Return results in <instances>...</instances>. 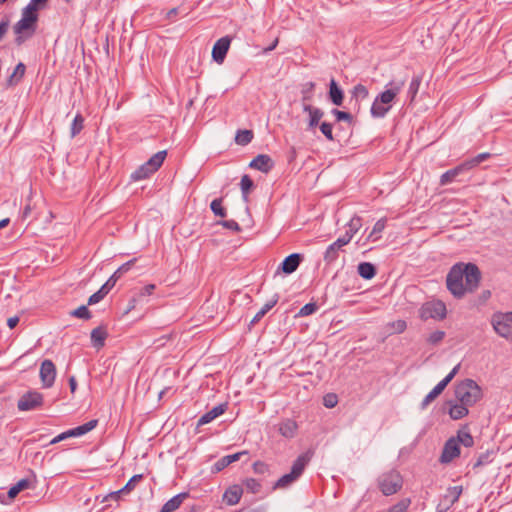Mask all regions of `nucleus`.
<instances>
[{
    "mask_svg": "<svg viewBox=\"0 0 512 512\" xmlns=\"http://www.w3.org/2000/svg\"><path fill=\"white\" fill-rule=\"evenodd\" d=\"M314 89L315 83L312 81H309L302 85L301 94L303 104H309V102L312 100Z\"/></svg>",
    "mask_w": 512,
    "mask_h": 512,
    "instance_id": "41",
    "label": "nucleus"
},
{
    "mask_svg": "<svg viewBox=\"0 0 512 512\" xmlns=\"http://www.w3.org/2000/svg\"><path fill=\"white\" fill-rule=\"evenodd\" d=\"M463 278L462 262L453 265L446 276L447 289L456 298H462L466 293Z\"/></svg>",
    "mask_w": 512,
    "mask_h": 512,
    "instance_id": "5",
    "label": "nucleus"
},
{
    "mask_svg": "<svg viewBox=\"0 0 512 512\" xmlns=\"http://www.w3.org/2000/svg\"><path fill=\"white\" fill-rule=\"evenodd\" d=\"M38 19L39 15L36 8L27 5L22 9L21 19L13 26L17 46H21L35 34Z\"/></svg>",
    "mask_w": 512,
    "mask_h": 512,
    "instance_id": "1",
    "label": "nucleus"
},
{
    "mask_svg": "<svg viewBox=\"0 0 512 512\" xmlns=\"http://www.w3.org/2000/svg\"><path fill=\"white\" fill-rule=\"evenodd\" d=\"M109 292L110 290L103 284L97 292L89 297L88 305H94L100 302Z\"/></svg>",
    "mask_w": 512,
    "mask_h": 512,
    "instance_id": "45",
    "label": "nucleus"
},
{
    "mask_svg": "<svg viewBox=\"0 0 512 512\" xmlns=\"http://www.w3.org/2000/svg\"><path fill=\"white\" fill-rule=\"evenodd\" d=\"M224 228L232 230L234 232H240L241 227L235 220H223L219 222Z\"/></svg>",
    "mask_w": 512,
    "mask_h": 512,
    "instance_id": "59",
    "label": "nucleus"
},
{
    "mask_svg": "<svg viewBox=\"0 0 512 512\" xmlns=\"http://www.w3.org/2000/svg\"><path fill=\"white\" fill-rule=\"evenodd\" d=\"M152 174L151 170L143 164L131 174V179L134 181L144 180Z\"/></svg>",
    "mask_w": 512,
    "mask_h": 512,
    "instance_id": "44",
    "label": "nucleus"
},
{
    "mask_svg": "<svg viewBox=\"0 0 512 512\" xmlns=\"http://www.w3.org/2000/svg\"><path fill=\"white\" fill-rule=\"evenodd\" d=\"M359 276L365 280L373 279L377 274V268L371 262H360L357 266Z\"/></svg>",
    "mask_w": 512,
    "mask_h": 512,
    "instance_id": "30",
    "label": "nucleus"
},
{
    "mask_svg": "<svg viewBox=\"0 0 512 512\" xmlns=\"http://www.w3.org/2000/svg\"><path fill=\"white\" fill-rule=\"evenodd\" d=\"M303 111L309 114L308 119V130L315 129L318 125H320V120L322 119L324 112L318 107H314L311 104H303Z\"/></svg>",
    "mask_w": 512,
    "mask_h": 512,
    "instance_id": "18",
    "label": "nucleus"
},
{
    "mask_svg": "<svg viewBox=\"0 0 512 512\" xmlns=\"http://www.w3.org/2000/svg\"><path fill=\"white\" fill-rule=\"evenodd\" d=\"M227 408H228V403L227 402L221 403V404L213 407L210 411L206 412L205 414H203L198 419L197 426L199 427V426H203L205 424L210 423L215 418H217L220 415L224 414L225 411L227 410Z\"/></svg>",
    "mask_w": 512,
    "mask_h": 512,
    "instance_id": "20",
    "label": "nucleus"
},
{
    "mask_svg": "<svg viewBox=\"0 0 512 512\" xmlns=\"http://www.w3.org/2000/svg\"><path fill=\"white\" fill-rule=\"evenodd\" d=\"M84 117L81 113H77L74 117L71 127H70V136L72 138L76 137L84 128Z\"/></svg>",
    "mask_w": 512,
    "mask_h": 512,
    "instance_id": "37",
    "label": "nucleus"
},
{
    "mask_svg": "<svg viewBox=\"0 0 512 512\" xmlns=\"http://www.w3.org/2000/svg\"><path fill=\"white\" fill-rule=\"evenodd\" d=\"M455 397L469 407L475 405L483 397L481 387L472 379H464L455 386Z\"/></svg>",
    "mask_w": 512,
    "mask_h": 512,
    "instance_id": "4",
    "label": "nucleus"
},
{
    "mask_svg": "<svg viewBox=\"0 0 512 512\" xmlns=\"http://www.w3.org/2000/svg\"><path fill=\"white\" fill-rule=\"evenodd\" d=\"M70 315L84 320H89L92 317L91 312L86 305H81L74 309L70 312Z\"/></svg>",
    "mask_w": 512,
    "mask_h": 512,
    "instance_id": "50",
    "label": "nucleus"
},
{
    "mask_svg": "<svg viewBox=\"0 0 512 512\" xmlns=\"http://www.w3.org/2000/svg\"><path fill=\"white\" fill-rule=\"evenodd\" d=\"M137 261L136 258H133L127 262H125L124 264H122L109 278L108 280L104 283V285L109 289L111 290L116 282L125 274L127 273L135 264V262Z\"/></svg>",
    "mask_w": 512,
    "mask_h": 512,
    "instance_id": "19",
    "label": "nucleus"
},
{
    "mask_svg": "<svg viewBox=\"0 0 512 512\" xmlns=\"http://www.w3.org/2000/svg\"><path fill=\"white\" fill-rule=\"evenodd\" d=\"M460 368V364L456 365L448 375H446L422 400L420 409L425 410L430 403H432L447 387V385L456 376Z\"/></svg>",
    "mask_w": 512,
    "mask_h": 512,
    "instance_id": "9",
    "label": "nucleus"
},
{
    "mask_svg": "<svg viewBox=\"0 0 512 512\" xmlns=\"http://www.w3.org/2000/svg\"><path fill=\"white\" fill-rule=\"evenodd\" d=\"M378 488L385 496H390L397 493L403 484L400 473L396 470H391L381 474L378 477Z\"/></svg>",
    "mask_w": 512,
    "mask_h": 512,
    "instance_id": "6",
    "label": "nucleus"
},
{
    "mask_svg": "<svg viewBox=\"0 0 512 512\" xmlns=\"http://www.w3.org/2000/svg\"><path fill=\"white\" fill-rule=\"evenodd\" d=\"M319 128L322 134L327 138V140L334 141L333 126L331 123L324 121L319 125Z\"/></svg>",
    "mask_w": 512,
    "mask_h": 512,
    "instance_id": "53",
    "label": "nucleus"
},
{
    "mask_svg": "<svg viewBox=\"0 0 512 512\" xmlns=\"http://www.w3.org/2000/svg\"><path fill=\"white\" fill-rule=\"evenodd\" d=\"M490 158V153L484 152L476 155L475 157L468 159L464 161L465 166L467 167L468 171L478 166L483 161Z\"/></svg>",
    "mask_w": 512,
    "mask_h": 512,
    "instance_id": "42",
    "label": "nucleus"
},
{
    "mask_svg": "<svg viewBox=\"0 0 512 512\" xmlns=\"http://www.w3.org/2000/svg\"><path fill=\"white\" fill-rule=\"evenodd\" d=\"M231 44V37L224 36L218 39L212 48V59L218 63L222 64L226 58L227 52L229 50Z\"/></svg>",
    "mask_w": 512,
    "mask_h": 512,
    "instance_id": "15",
    "label": "nucleus"
},
{
    "mask_svg": "<svg viewBox=\"0 0 512 512\" xmlns=\"http://www.w3.org/2000/svg\"><path fill=\"white\" fill-rule=\"evenodd\" d=\"M144 478L143 474H136L132 476L128 482L125 484L124 487H122V492L125 494H129L131 491H133L136 487V485Z\"/></svg>",
    "mask_w": 512,
    "mask_h": 512,
    "instance_id": "46",
    "label": "nucleus"
},
{
    "mask_svg": "<svg viewBox=\"0 0 512 512\" xmlns=\"http://www.w3.org/2000/svg\"><path fill=\"white\" fill-rule=\"evenodd\" d=\"M362 227V218L359 216H354L350 219L347 224V229L345 234L352 240L353 236L359 231Z\"/></svg>",
    "mask_w": 512,
    "mask_h": 512,
    "instance_id": "35",
    "label": "nucleus"
},
{
    "mask_svg": "<svg viewBox=\"0 0 512 512\" xmlns=\"http://www.w3.org/2000/svg\"><path fill=\"white\" fill-rule=\"evenodd\" d=\"M242 198L245 202L249 200V193L254 188V182L249 175L245 174L241 178L240 182Z\"/></svg>",
    "mask_w": 512,
    "mask_h": 512,
    "instance_id": "34",
    "label": "nucleus"
},
{
    "mask_svg": "<svg viewBox=\"0 0 512 512\" xmlns=\"http://www.w3.org/2000/svg\"><path fill=\"white\" fill-rule=\"evenodd\" d=\"M317 309H318V306H317V304H316V303H314V302L307 303V304H305V305L300 309V311H299L298 315H299V316H302V317H304V316H309V315H311V314L315 313V312L317 311Z\"/></svg>",
    "mask_w": 512,
    "mask_h": 512,
    "instance_id": "55",
    "label": "nucleus"
},
{
    "mask_svg": "<svg viewBox=\"0 0 512 512\" xmlns=\"http://www.w3.org/2000/svg\"><path fill=\"white\" fill-rule=\"evenodd\" d=\"M44 403L43 395L36 390H29L24 393L17 402L20 411H32L41 407Z\"/></svg>",
    "mask_w": 512,
    "mask_h": 512,
    "instance_id": "10",
    "label": "nucleus"
},
{
    "mask_svg": "<svg viewBox=\"0 0 512 512\" xmlns=\"http://www.w3.org/2000/svg\"><path fill=\"white\" fill-rule=\"evenodd\" d=\"M26 66L24 63L19 62L16 67L14 68V71L12 74L7 78L6 80V86L7 87H13L20 83L22 78L25 75Z\"/></svg>",
    "mask_w": 512,
    "mask_h": 512,
    "instance_id": "28",
    "label": "nucleus"
},
{
    "mask_svg": "<svg viewBox=\"0 0 512 512\" xmlns=\"http://www.w3.org/2000/svg\"><path fill=\"white\" fill-rule=\"evenodd\" d=\"M68 438H71L70 433H69V430H67V431H65V432H62V433H60L59 435H57L56 437H54V438L49 442V444H50V445L57 444V443H59L60 441L66 440V439H68Z\"/></svg>",
    "mask_w": 512,
    "mask_h": 512,
    "instance_id": "63",
    "label": "nucleus"
},
{
    "mask_svg": "<svg viewBox=\"0 0 512 512\" xmlns=\"http://www.w3.org/2000/svg\"><path fill=\"white\" fill-rule=\"evenodd\" d=\"M166 156H167V151L166 150L158 151L156 154H154L151 157V160L154 162V164L158 168H160L162 166Z\"/></svg>",
    "mask_w": 512,
    "mask_h": 512,
    "instance_id": "57",
    "label": "nucleus"
},
{
    "mask_svg": "<svg viewBox=\"0 0 512 512\" xmlns=\"http://www.w3.org/2000/svg\"><path fill=\"white\" fill-rule=\"evenodd\" d=\"M331 113L335 116L336 121H338V122L345 121V122H348L350 125L353 124V122H354V117L349 112L341 111V110L334 108L331 110Z\"/></svg>",
    "mask_w": 512,
    "mask_h": 512,
    "instance_id": "48",
    "label": "nucleus"
},
{
    "mask_svg": "<svg viewBox=\"0 0 512 512\" xmlns=\"http://www.w3.org/2000/svg\"><path fill=\"white\" fill-rule=\"evenodd\" d=\"M243 494V488L239 485L230 486L223 495V500L230 506L239 503Z\"/></svg>",
    "mask_w": 512,
    "mask_h": 512,
    "instance_id": "26",
    "label": "nucleus"
},
{
    "mask_svg": "<svg viewBox=\"0 0 512 512\" xmlns=\"http://www.w3.org/2000/svg\"><path fill=\"white\" fill-rule=\"evenodd\" d=\"M107 336H108V333L105 328H103L101 326L94 328L91 331L92 345L97 349L102 348L105 345V340H106Z\"/></svg>",
    "mask_w": 512,
    "mask_h": 512,
    "instance_id": "31",
    "label": "nucleus"
},
{
    "mask_svg": "<svg viewBox=\"0 0 512 512\" xmlns=\"http://www.w3.org/2000/svg\"><path fill=\"white\" fill-rule=\"evenodd\" d=\"M351 94L352 97L363 100L368 97L369 91L366 86L359 83L353 87Z\"/></svg>",
    "mask_w": 512,
    "mask_h": 512,
    "instance_id": "49",
    "label": "nucleus"
},
{
    "mask_svg": "<svg viewBox=\"0 0 512 512\" xmlns=\"http://www.w3.org/2000/svg\"><path fill=\"white\" fill-rule=\"evenodd\" d=\"M98 424L97 419H92L82 425H79L75 428L69 429V433L71 437H79L85 435L86 433L93 430Z\"/></svg>",
    "mask_w": 512,
    "mask_h": 512,
    "instance_id": "32",
    "label": "nucleus"
},
{
    "mask_svg": "<svg viewBox=\"0 0 512 512\" xmlns=\"http://www.w3.org/2000/svg\"><path fill=\"white\" fill-rule=\"evenodd\" d=\"M492 455H493V451H489V450L484 453H481L478 456L476 462L473 464V469H477L481 466H484V465L490 463L492 461V458H491Z\"/></svg>",
    "mask_w": 512,
    "mask_h": 512,
    "instance_id": "51",
    "label": "nucleus"
},
{
    "mask_svg": "<svg viewBox=\"0 0 512 512\" xmlns=\"http://www.w3.org/2000/svg\"><path fill=\"white\" fill-rule=\"evenodd\" d=\"M405 85V80L391 81L386 87H390L376 96L372 103L370 113L374 118H383L391 109L392 102Z\"/></svg>",
    "mask_w": 512,
    "mask_h": 512,
    "instance_id": "2",
    "label": "nucleus"
},
{
    "mask_svg": "<svg viewBox=\"0 0 512 512\" xmlns=\"http://www.w3.org/2000/svg\"><path fill=\"white\" fill-rule=\"evenodd\" d=\"M447 404L449 405L448 414L453 420H460L469 413V406L461 402L453 403L452 401H448Z\"/></svg>",
    "mask_w": 512,
    "mask_h": 512,
    "instance_id": "24",
    "label": "nucleus"
},
{
    "mask_svg": "<svg viewBox=\"0 0 512 512\" xmlns=\"http://www.w3.org/2000/svg\"><path fill=\"white\" fill-rule=\"evenodd\" d=\"M243 484L246 487V489L253 494H257L261 489L260 482L254 478L245 479Z\"/></svg>",
    "mask_w": 512,
    "mask_h": 512,
    "instance_id": "52",
    "label": "nucleus"
},
{
    "mask_svg": "<svg viewBox=\"0 0 512 512\" xmlns=\"http://www.w3.org/2000/svg\"><path fill=\"white\" fill-rule=\"evenodd\" d=\"M29 479H21L8 490V497L14 499L21 491L30 487Z\"/></svg>",
    "mask_w": 512,
    "mask_h": 512,
    "instance_id": "36",
    "label": "nucleus"
},
{
    "mask_svg": "<svg viewBox=\"0 0 512 512\" xmlns=\"http://www.w3.org/2000/svg\"><path fill=\"white\" fill-rule=\"evenodd\" d=\"M324 406L327 408H333L337 405V395L330 393L324 396Z\"/></svg>",
    "mask_w": 512,
    "mask_h": 512,
    "instance_id": "60",
    "label": "nucleus"
},
{
    "mask_svg": "<svg viewBox=\"0 0 512 512\" xmlns=\"http://www.w3.org/2000/svg\"><path fill=\"white\" fill-rule=\"evenodd\" d=\"M328 96H329L330 101L334 105L341 106L343 104L344 92L339 87L338 83L336 82V80L334 78H332L330 80Z\"/></svg>",
    "mask_w": 512,
    "mask_h": 512,
    "instance_id": "25",
    "label": "nucleus"
},
{
    "mask_svg": "<svg viewBox=\"0 0 512 512\" xmlns=\"http://www.w3.org/2000/svg\"><path fill=\"white\" fill-rule=\"evenodd\" d=\"M248 454V451H241L231 455H226L220 458L211 468L212 473H218L225 469L230 464L239 461L242 455Z\"/></svg>",
    "mask_w": 512,
    "mask_h": 512,
    "instance_id": "21",
    "label": "nucleus"
},
{
    "mask_svg": "<svg viewBox=\"0 0 512 512\" xmlns=\"http://www.w3.org/2000/svg\"><path fill=\"white\" fill-rule=\"evenodd\" d=\"M386 227V218L379 219L373 226L371 233L368 235V241H376L380 238V234Z\"/></svg>",
    "mask_w": 512,
    "mask_h": 512,
    "instance_id": "38",
    "label": "nucleus"
},
{
    "mask_svg": "<svg viewBox=\"0 0 512 512\" xmlns=\"http://www.w3.org/2000/svg\"><path fill=\"white\" fill-rule=\"evenodd\" d=\"M351 239L348 237V235L344 234L340 236L336 241H334L332 244L341 250L344 246H346L348 243H350Z\"/></svg>",
    "mask_w": 512,
    "mask_h": 512,
    "instance_id": "62",
    "label": "nucleus"
},
{
    "mask_svg": "<svg viewBox=\"0 0 512 512\" xmlns=\"http://www.w3.org/2000/svg\"><path fill=\"white\" fill-rule=\"evenodd\" d=\"M445 337V332L441 330H437L432 332L427 338V342L431 345L439 344Z\"/></svg>",
    "mask_w": 512,
    "mask_h": 512,
    "instance_id": "54",
    "label": "nucleus"
},
{
    "mask_svg": "<svg viewBox=\"0 0 512 512\" xmlns=\"http://www.w3.org/2000/svg\"><path fill=\"white\" fill-rule=\"evenodd\" d=\"M253 137L254 134L252 130H238L235 136V142L238 145L245 146L252 141Z\"/></svg>",
    "mask_w": 512,
    "mask_h": 512,
    "instance_id": "40",
    "label": "nucleus"
},
{
    "mask_svg": "<svg viewBox=\"0 0 512 512\" xmlns=\"http://www.w3.org/2000/svg\"><path fill=\"white\" fill-rule=\"evenodd\" d=\"M453 437L455 438V440H457L459 446L463 445L464 447L470 448L474 445V438L471 435L467 425L459 429L457 431L456 436Z\"/></svg>",
    "mask_w": 512,
    "mask_h": 512,
    "instance_id": "29",
    "label": "nucleus"
},
{
    "mask_svg": "<svg viewBox=\"0 0 512 512\" xmlns=\"http://www.w3.org/2000/svg\"><path fill=\"white\" fill-rule=\"evenodd\" d=\"M421 82H422V75H414L412 77V80L409 84V88L407 91L408 97L410 98L411 102L415 99V97L419 91Z\"/></svg>",
    "mask_w": 512,
    "mask_h": 512,
    "instance_id": "39",
    "label": "nucleus"
},
{
    "mask_svg": "<svg viewBox=\"0 0 512 512\" xmlns=\"http://www.w3.org/2000/svg\"><path fill=\"white\" fill-rule=\"evenodd\" d=\"M267 312L268 310L262 307L253 317V319L250 322V325H255L256 323H258L266 315Z\"/></svg>",
    "mask_w": 512,
    "mask_h": 512,
    "instance_id": "64",
    "label": "nucleus"
},
{
    "mask_svg": "<svg viewBox=\"0 0 512 512\" xmlns=\"http://www.w3.org/2000/svg\"><path fill=\"white\" fill-rule=\"evenodd\" d=\"M341 251L342 250L340 248L334 246L331 243L326 248L324 255H323V260L325 261L326 265H331L332 263H334L338 259Z\"/></svg>",
    "mask_w": 512,
    "mask_h": 512,
    "instance_id": "33",
    "label": "nucleus"
},
{
    "mask_svg": "<svg viewBox=\"0 0 512 512\" xmlns=\"http://www.w3.org/2000/svg\"><path fill=\"white\" fill-rule=\"evenodd\" d=\"M303 255L300 253H292L285 257L284 260L278 267V271H282L284 274H292L297 270L301 262L303 261Z\"/></svg>",
    "mask_w": 512,
    "mask_h": 512,
    "instance_id": "16",
    "label": "nucleus"
},
{
    "mask_svg": "<svg viewBox=\"0 0 512 512\" xmlns=\"http://www.w3.org/2000/svg\"><path fill=\"white\" fill-rule=\"evenodd\" d=\"M492 325L499 336L512 340V312L494 314Z\"/></svg>",
    "mask_w": 512,
    "mask_h": 512,
    "instance_id": "8",
    "label": "nucleus"
},
{
    "mask_svg": "<svg viewBox=\"0 0 512 512\" xmlns=\"http://www.w3.org/2000/svg\"><path fill=\"white\" fill-rule=\"evenodd\" d=\"M410 504L411 500L409 498H404L391 506L386 512H408Z\"/></svg>",
    "mask_w": 512,
    "mask_h": 512,
    "instance_id": "47",
    "label": "nucleus"
},
{
    "mask_svg": "<svg viewBox=\"0 0 512 512\" xmlns=\"http://www.w3.org/2000/svg\"><path fill=\"white\" fill-rule=\"evenodd\" d=\"M468 171L467 167L465 166L464 162H462L461 164L457 165L456 167L452 168V169H449L447 170L446 172H444L441 177H440V184L441 185H447V184H450L452 183L453 181L456 180V178L464 173Z\"/></svg>",
    "mask_w": 512,
    "mask_h": 512,
    "instance_id": "23",
    "label": "nucleus"
},
{
    "mask_svg": "<svg viewBox=\"0 0 512 512\" xmlns=\"http://www.w3.org/2000/svg\"><path fill=\"white\" fill-rule=\"evenodd\" d=\"M393 332L395 333H403L407 328V323L405 320L398 319L389 324Z\"/></svg>",
    "mask_w": 512,
    "mask_h": 512,
    "instance_id": "56",
    "label": "nucleus"
},
{
    "mask_svg": "<svg viewBox=\"0 0 512 512\" xmlns=\"http://www.w3.org/2000/svg\"><path fill=\"white\" fill-rule=\"evenodd\" d=\"M56 378V366L50 359H45L40 367V379L44 388L53 386Z\"/></svg>",
    "mask_w": 512,
    "mask_h": 512,
    "instance_id": "14",
    "label": "nucleus"
},
{
    "mask_svg": "<svg viewBox=\"0 0 512 512\" xmlns=\"http://www.w3.org/2000/svg\"><path fill=\"white\" fill-rule=\"evenodd\" d=\"M313 452L306 451L300 454L293 462L290 473L281 476L273 485V489H284L297 481L311 461Z\"/></svg>",
    "mask_w": 512,
    "mask_h": 512,
    "instance_id": "3",
    "label": "nucleus"
},
{
    "mask_svg": "<svg viewBox=\"0 0 512 512\" xmlns=\"http://www.w3.org/2000/svg\"><path fill=\"white\" fill-rule=\"evenodd\" d=\"M298 431V424L293 419H285L278 425V432L287 439H292L296 436Z\"/></svg>",
    "mask_w": 512,
    "mask_h": 512,
    "instance_id": "22",
    "label": "nucleus"
},
{
    "mask_svg": "<svg viewBox=\"0 0 512 512\" xmlns=\"http://www.w3.org/2000/svg\"><path fill=\"white\" fill-rule=\"evenodd\" d=\"M188 497L189 493L187 492H182L173 496L162 506L160 512H174L181 506L183 501Z\"/></svg>",
    "mask_w": 512,
    "mask_h": 512,
    "instance_id": "27",
    "label": "nucleus"
},
{
    "mask_svg": "<svg viewBox=\"0 0 512 512\" xmlns=\"http://www.w3.org/2000/svg\"><path fill=\"white\" fill-rule=\"evenodd\" d=\"M462 491V486L448 487L446 493L441 497L437 504V512H447L459 500Z\"/></svg>",
    "mask_w": 512,
    "mask_h": 512,
    "instance_id": "12",
    "label": "nucleus"
},
{
    "mask_svg": "<svg viewBox=\"0 0 512 512\" xmlns=\"http://www.w3.org/2000/svg\"><path fill=\"white\" fill-rule=\"evenodd\" d=\"M462 271L465 278V292H473L481 280L480 269L474 263H462Z\"/></svg>",
    "mask_w": 512,
    "mask_h": 512,
    "instance_id": "11",
    "label": "nucleus"
},
{
    "mask_svg": "<svg viewBox=\"0 0 512 512\" xmlns=\"http://www.w3.org/2000/svg\"><path fill=\"white\" fill-rule=\"evenodd\" d=\"M419 318L422 321L433 319L441 321L446 318L447 309L446 305L441 300H431L423 303L419 308Z\"/></svg>",
    "mask_w": 512,
    "mask_h": 512,
    "instance_id": "7",
    "label": "nucleus"
},
{
    "mask_svg": "<svg viewBox=\"0 0 512 512\" xmlns=\"http://www.w3.org/2000/svg\"><path fill=\"white\" fill-rule=\"evenodd\" d=\"M223 199L217 198L210 203V209L215 216L224 218L227 215L226 209L222 206Z\"/></svg>",
    "mask_w": 512,
    "mask_h": 512,
    "instance_id": "43",
    "label": "nucleus"
},
{
    "mask_svg": "<svg viewBox=\"0 0 512 512\" xmlns=\"http://www.w3.org/2000/svg\"><path fill=\"white\" fill-rule=\"evenodd\" d=\"M253 471L256 474H265L269 472V465L263 461H256L253 464Z\"/></svg>",
    "mask_w": 512,
    "mask_h": 512,
    "instance_id": "58",
    "label": "nucleus"
},
{
    "mask_svg": "<svg viewBox=\"0 0 512 512\" xmlns=\"http://www.w3.org/2000/svg\"><path fill=\"white\" fill-rule=\"evenodd\" d=\"M460 455V446L452 436L450 437L444 444L442 453L440 455L439 461L442 464H448L452 462L456 457Z\"/></svg>",
    "mask_w": 512,
    "mask_h": 512,
    "instance_id": "13",
    "label": "nucleus"
},
{
    "mask_svg": "<svg viewBox=\"0 0 512 512\" xmlns=\"http://www.w3.org/2000/svg\"><path fill=\"white\" fill-rule=\"evenodd\" d=\"M249 167L262 173H268L273 169L274 161L267 154H259L249 163Z\"/></svg>",
    "mask_w": 512,
    "mask_h": 512,
    "instance_id": "17",
    "label": "nucleus"
},
{
    "mask_svg": "<svg viewBox=\"0 0 512 512\" xmlns=\"http://www.w3.org/2000/svg\"><path fill=\"white\" fill-rule=\"evenodd\" d=\"M10 20L7 16H4L0 22V41L4 38L8 31Z\"/></svg>",
    "mask_w": 512,
    "mask_h": 512,
    "instance_id": "61",
    "label": "nucleus"
}]
</instances>
